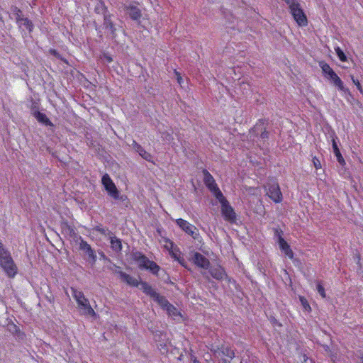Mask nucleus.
Returning <instances> with one entry per match:
<instances>
[{"label":"nucleus","instance_id":"nucleus-32","mask_svg":"<svg viewBox=\"0 0 363 363\" xmlns=\"http://www.w3.org/2000/svg\"><path fill=\"white\" fill-rule=\"evenodd\" d=\"M224 280H225L229 284H232L237 291H239V292L242 291L241 286L233 278L229 277L227 274L225 278L224 279Z\"/></svg>","mask_w":363,"mask_h":363},{"label":"nucleus","instance_id":"nucleus-9","mask_svg":"<svg viewBox=\"0 0 363 363\" xmlns=\"http://www.w3.org/2000/svg\"><path fill=\"white\" fill-rule=\"evenodd\" d=\"M189 259L196 267L203 269H208L211 265L209 259L198 252H192Z\"/></svg>","mask_w":363,"mask_h":363},{"label":"nucleus","instance_id":"nucleus-21","mask_svg":"<svg viewBox=\"0 0 363 363\" xmlns=\"http://www.w3.org/2000/svg\"><path fill=\"white\" fill-rule=\"evenodd\" d=\"M268 121L266 119H259L258 122L250 129V133L255 137H258L263 130L267 128Z\"/></svg>","mask_w":363,"mask_h":363},{"label":"nucleus","instance_id":"nucleus-3","mask_svg":"<svg viewBox=\"0 0 363 363\" xmlns=\"http://www.w3.org/2000/svg\"><path fill=\"white\" fill-rule=\"evenodd\" d=\"M93 230L102 235L108 236L110 239L111 248L116 253L122 251L121 240L113 235V233L108 228H102L101 225L95 226Z\"/></svg>","mask_w":363,"mask_h":363},{"label":"nucleus","instance_id":"nucleus-31","mask_svg":"<svg viewBox=\"0 0 363 363\" xmlns=\"http://www.w3.org/2000/svg\"><path fill=\"white\" fill-rule=\"evenodd\" d=\"M72 296L76 300L77 304L87 299L82 291L72 288Z\"/></svg>","mask_w":363,"mask_h":363},{"label":"nucleus","instance_id":"nucleus-17","mask_svg":"<svg viewBox=\"0 0 363 363\" xmlns=\"http://www.w3.org/2000/svg\"><path fill=\"white\" fill-rule=\"evenodd\" d=\"M133 149L137 152L139 155L145 160L154 163L152 155L147 152L139 143L133 140L132 144Z\"/></svg>","mask_w":363,"mask_h":363},{"label":"nucleus","instance_id":"nucleus-39","mask_svg":"<svg viewBox=\"0 0 363 363\" xmlns=\"http://www.w3.org/2000/svg\"><path fill=\"white\" fill-rule=\"evenodd\" d=\"M300 301H301V303L303 307L304 308V309L306 311H311V306L308 304L307 300L304 297L301 296Z\"/></svg>","mask_w":363,"mask_h":363},{"label":"nucleus","instance_id":"nucleus-49","mask_svg":"<svg viewBox=\"0 0 363 363\" xmlns=\"http://www.w3.org/2000/svg\"><path fill=\"white\" fill-rule=\"evenodd\" d=\"M335 52H336L337 56V57H339V59L340 60V53H341L340 48V47H337V48H335Z\"/></svg>","mask_w":363,"mask_h":363},{"label":"nucleus","instance_id":"nucleus-58","mask_svg":"<svg viewBox=\"0 0 363 363\" xmlns=\"http://www.w3.org/2000/svg\"><path fill=\"white\" fill-rule=\"evenodd\" d=\"M345 160L342 157V166L345 165Z\"/></svg>","mask_w":363,"mask_h":363},{"label":"nucleus","instance_id":"nucleus-38","mask_svg":"<svg viewBox=\"0 0 363 363\" xmlns=\"http://www.w3.org/2000/svg\"><path fill=\"white\" fill-rule=\"evenodd\" d=\"M312 162L316 170L320 169L322 168L321 162L319 158L315 156L313 157Z\"/></svg>","mask_w":363,"mask_h":363},{"label":"nucleus","instance_id":"nucleus-56","mask_svg":"<svg viewBox=\"0 0 363 363\" xmlns=\"http://www.w3.org/2000/svg\"><path fill=\"white\" fill-rule=\"evenodd\" d=\"M182 79V77L180 75H178L177 80L179 84L181 83Z\"/></svg>","mask_w":363,"mask_h":363},{"label":"nucleus","instance_id":"nucleus-43","mask_svg":"<svg viewBox=\"0 0 363 363\" xmlns=\"http://www.w3.org/2000/svg\"><path fill=\"white\" fill-rule=\"evenodd\" d=\"M269 321L272 323V325L274 327L275 326H278V327L282 326V324L277 319H276L274 316H271L269 318Z\"/></svg>","mask_w":363,"mask_h":363},{"label":"nucleus","instance_id":"nucleus-16","mask_svg":"<svg viewBox=\"0 0 363 363\" xmlns=\"http://www.w3.org/2000/svg\"><path fill=\"white\" fill-rule=\"evenodd\" d=\"M267 194L275 203H280L282 201V194L278 184H269Z\"/></svg>","mask_w":363,"mask_h":363},{"label":"nucleus","instance_id":"nucleus-23","mask_svg":"<svg viewBox=\"0 0 363 363\" xmlns=\"http://www.w3.org/2000/svg\"><path fill=\"white\" fill-rule=\"evenodd\" d=\"M78 306H79V308L83 311L82 314H84L85 315H89L91 317L96 316V313H95L94 309L91 308L88 298L86 299L85 301L79 303L78 304Z\"/></svg>","mask_w":363,"mask_h":363},{"label":"nucleus","instance_id":"nucleus-59","mask_svg":"<svg viewBox=\"0 0 363 363\" xmlns=\"http://www.w3.org/2000/svg\"><path fill=\"white\" fill-rule=\"evenodd\" d=\"M351 65H352V69H354L355 65L354 64L353 62H351Z\"/></svg>","mask_w":363,"mask_h":363},{"label":"nucleus","instance_id":"nucleus-48","mask_svg":"<svg viewBox=\"0 0 363 363\" xmlns=\"http://www.w3.org/2000/svg\"><path fill=\"white\" fill-rule=\"evenodd\" d=\"M6 249L4 246L2 241L0 240V254H1L4 251H5Z\"/></svg>","mask_w":363,"mask_h":363},{"label":"nucleus","instance_id":"nucleus-12","mask_svg":"<svg viewBox=\"0 0 363 363\" xmlns=\"http://www.w3.org/2000/svg\"><path fill=\"white\" fill-rule=\"evenodd\" d=\"M221 214L224 219L230 223L236 221V213L228 201L221 205Z\"/></svg>","mask_w":363,"mask_h":363},{"label":"nucleus","instance_id":"nucleus-2","mask_svg":"<svg viewBox=\"0 0 363 363\" xmlns=\"http://www.w3.org/2000/svg\"><path fill=\"white\" fill-rule=\"evenodd\" d=\"M0 267L9 278H13L18 273V267L8 250L0 254Z\"/></svg>","mask_w":363,"mask_h":363},{"label":"nucleus","instance_id":"nucleus-5","mask_svg":"<svg viewBox=\"0 0 363 363\" xmlns=\"http://www.w3.org/2000/svg\"><path fill=\"white\" fill-rule=\"evenodd\" d=\"M109 269L113 271V273L119 274L120 279L122 281L125 282L128 285L133 287H138L140 285V281H139L137 279L131 277L130 275L123 272L120 269V267L115 264H113V267H109Z\"/></svg>","mask_w":363,"mask_h":363},{"label":"nucleus","instance_id":"nucleus-35","mask_svg":"<svg viewBox=\"0 0 363 363\" xmlns=\"http://www.w3.org/2000/svg\"><path fill=\"white\" fill-rule=\"evenodd\" d=\"M164 311H166L168 315L171 316L176 317L181 315L177 308L172 303L167 308H166Z\"/></svg>","mask_w":363,"mask_h":363},{"label":"nucleus","instance_id":"nucleus-24","mask_svg":"<svg viewBox=\"0 0 363 363\" xmlns=\"http://www.w3.org/2000/svg\"><path fill=\"white\" fill-rule=\"evenodd\" d=\"M35 118L38 123L50 128H55L53 123L48 118V116L41 112H35L34 113Z\"/></svg>","mask_w":363,"mask_h":363},{"label":"nucleus","instance_id":"nucleus-22","mask_svg":"<svg viewBox=\"0 0 363 363\" xmlns=\"http://www.w3.org/2000/svg\"><path fill=\"white\" fill-rule=\"evenodd\" d=\"M60 228L62 233L69 238H76L77 234L73 226H71L67 220H63L61 222Z\"/></svg>","mask_w":363,"mask_h":363},{"label":"nucleus","instance_id":"nucleus-28","mask_svg":"<svg viewBox=\"0 0 363 363\" xmlns=\"http://www.w3.org/2000/svg\"><path fill=\"white\" fill-rule=\"evenodd\" d=\"M330 138H331L332 146L335 155L336 156L337 161L340 164V150L338 147L337 143V140H338V138L337 136H335L333 133H331L330 134Z\"/></svg>","mask_w":363,"mask_h":363},{"label":"nucleus","instance_id":"nucleus-37","mask_svg":"<svg viewBox=\"0 0 363 363\" xmlns=\"http://www.w3.org/2000/svg\"><path fill=\"white\" fill-rule=\"evenodd\" d=\"M159 132L161 134V137L163 139V140L169 142L173 139L172 134L169 131H167V130L162 131L159 129Z\"/></svg>","mask_w":363,"mask_h":363},{"label":"nucleus","instance_id":"nucleus-10","mask_svg":"<svg viewBox=\"0 0 363 363\" xmlns=\"http://www.w3.org/2000/svg\"><path fill=\"white\" fill-rule=\"evenodd\" d=\"M293 18L300 26H305L308 23L307 18L300 4L298 3L290 9Z\"/></svg>","mask_w":363,"mask_h":363},{"label":"nucleus","instance_id":"nucleus-47","mask_svg":"<svg viewBox=\"0 0 363 363\" xmlns=\"http://www.w3.org/2000/svg\"><path fill=\"white\" fill-rule=\"evenodd\" d=\"M99 254L101 256V258L105 261H108L109 262H111V260L104 254L102 251H99Z\"/></svg>","mask_w":363,"mask_h":363},{"label":"nucleus","instance_id":"nucleus-45","mask_svg":"<svg viewBox=\"0 0 363 363\" xmlns=\"http://www.w3.org/2000/svg\"><path fill=\"white\" fill-rule=\"evenodd\" d=\"M316 289H317L318 292L320 294V295L322 297H325V289H324V287L321 284H318Z\"/></svg>","mask_w":363,"mask_h":363},{"label":"nucleus","instance_id":"nucleus-55","mask_svg":"<svg viewBox=\"0 0 363 363\" xmlns=\"http://www.w3.org/2000/svg\"><path fill=\"white\" fill-rule=\"evenodd\" d=\"M96 30L97 31H99V38H102L101 32V30H99V28H98L97 26H96Z\"/></svg>","mask_w":363,"mask_h":363},{"label":"nucleus","instance_id":"nucleus-29","mask_svg":"<svg viewBox=\"0 0 363 363\" xmlns=\"http://www.w3.org/2000/svg\"><path fill=\"white\" fill-rule=\"evenodd\" d=\"M214 195V196L218 200L220 205L223 203H225V202L228 201L226 198L223 196V193L218 188V186H216L213 190L211 191Z\"/></svg>","mask_w":363,"mask_h":363},{"label":"nucleus","instance_id":"nucleus-8","mask_svg":"<svg viewBox=\"0 0 363 363\" xmlns=\"http://www.w3.org/2000/svg\"><path fill=\"white\" fill-rule=\"evenodd\" d=\"M176 223L186 233L191 235L194 240H199L200 238V234L196 227L189 223L188 221L182 218H179L176 220Z\"/></svg>","mask_w":363,"mask_h":363},{"label":"nucleus","instance_id":"nucleus-6","mask_svg":"<svg viewBox=\"0 0 363 363\" xmlns=\"http://www.w3.org/2000/svg\"><path fill=\"white\" fill-rule=\"evenodd\" d=\"M319 66L322 69L324 77L331 80L333 82H334L335 86L338 87V89H340V78L333 71L330 65L324 61H320L319 62Z\"/></svg>","mask_w":363,"mask_h":363},{"label":"nucleus","instance_id":"nucleus-52","mask_svg":"<svg viewBox=\"0 0 363 363\" xmlns=\"http://www.w3.org/2000/svg\"><path fill=\"white\" fill-rule=\"evenodd\" d=\"M172 255V257L177 261V259L179 257V255H177V254L176 252H172V253L171 254Z\"/></svg>","mask_w":363,"mask_h":363},{"label":"nucleus","instance_id":"nucleus-20","mask_svg":"<svg viewBox=\"0 0 363 363\" xmlns=\"http://www.w3.org/2000/svg\"><path fill=\"white\" fill-rule=\"evenodd\" d=\"M202 173L203 175V182L210 191L218 186L214 178L207 169H203Z\"/></svg>","mask_w":363,"mask_h":363},{"label":"nucleus","instance_id":"nucleus-30","mask_svg":"<svg viewBox=\"0 0 363 363\" xmlns=\"http://www.w3.org/2000/svg\"><path fill=\"white\" fill-rule=\"evenodd\" d=\"M145 269L149 270L152 274L157 276L160 267L154 261L150 260Z\"/></svg>","mask_w":363,"mask_h":363},{"label":"nucleus","instance_id":"nucleus-60","mask_svg":"<svg viewBox=\"0 0 363 363\" xmlns=\"http://www.w3.org/2000/svg\"><path fill=\"white\" fill-rule=\"evenodd\" d=\"M361 363H363V355L361 357Z\"/></svg>","mask_w":363,"mask_h":363},{"label":"nucleus","instance_id":"nucleus-46","mask_svg":"<svg viewBox=\"0 0 363 363\" xmlns=\"http://www.w3.org/2000/svg\"><path fill=\"white\" fill-rule=\"evenodd\" d=\"M285 1V3L289 5V9H291V7H293L294 5H296L298 4V2L296 1V0H284Z\"/></svg>","mask_w":363,"mask_h":363},{"label":"nucleus","instance_id":"nucleus-51","mask_svg":"<svg viewBox=\"0 0 363 363\" xmlns=\"http://www.w3.org/2000/svg\"><path fill=\"white\" fill-rule=\"evenodd\" d=\"M347 56L345 55V53L342 51V63L347 62Z\"/></svg>","mask_w":363,"mask_h":363},{"label":"nucleus","instance_id":"nucleus-1","mask_svg":"<svg viewBox=\"0 0 363 363\" xmlns=\"http://www.w3.org/2000/svg\"><path fill=\"white\" fill-rule=\"evenodd\" d=\"M141 290L143 292L150 296L155 303H157L162 310H165L171 303L165 296L160 295L147 282L140 281Z\"/></svg>","mask_w":363,"mask_h":363},{"label":"nucleus","instance_id":"nucleus-11","mask_svg":"<svg viewBox=\"0 0 363 363\" xmlns=\"http://www.w3.org/2000/svg\"><path fill=\"white\" fill-rule=\"evenodd\" d=\"M112 16L113 15L111 13L104 16L103 21V28L106 30L107 36L110 37L112 40H114L117 36V28L116 25L111 19Z\"/></svg>","mask_w":363,"mask_h":363},{"label":"nucleus","instance_id":"nucleus-40","mask_svg":"<svg viewBox=\"0 0 363 363\" xmlns=\"http://www.w3.org/2000/svg\"><path fill=\"white\" fill-rule=\"evenodd\" d=\"M259 137L260 139L265 141L268 140L269 138V132L266 128L265 130H263V131L260 133Z\"/></svg>","mask_w":363,"mask_h":363},{"label":"nucleus","instance_id":"nucleus-27","mask_svg":"<svg viewBox=\"0 0 363 363\" xmlns=\"http://www.w3.org/2000/svg\"><path fill=\"white\" fill-rule=\"evenodd\" d=\"M8 330L12 333L14 336H16L18 339H23L25 334L23 333L18 326L14 324L13 322H11L8 324Z\"/></svg>","mask_w":363,"mask_h":363},{"label":"nucleus","instance_id":"nucleus-44","mask_svg":"<svg viewBox=\"0 0 363 363\" xmlns=\"http://www.w3.org/2000/svg\"><path fill=\"white\" fill-rule=\"evenodd\" d=\"M177 262L182 266L184 267V268L190 270L189 268H188V264H187V262L181 256H179L178 259H177Z\"/></svg>","mask_w":363,"mask_h":363},{"label":"nucleus","instance_id":"nucleus-42","mask_svg":"<svg viewBox=\"0 0 363 363\" xmlns=\"http://www.w3.org/2000/svg\"><path fill=\"white\" fill-rule=\"evenodd\" d=\"M39 107H38V103L36 102H33L31 106H30V113L31 114L34 116V113L35 112H40L39 111Z\"/></svg>","mask_w":363,"mask_h":363},{"label":"nucleus","instance_id":"nucleus-14","mask_svg":"<svg viewBox=\"0 0 363 363\" xmlns=\"http://www.w3.org/2000/svg\"><path fill=\"white\" fill-rule=\"evenodd\" d=\"M124 10L131 20L136 21L138 23H140L143 14L140 8L132 4H125L124 5Z\"/></svg>","mask_w":363,"mask_h":363},{"label":"nucleus","instance_id":"nucleus-13","mask_svg":"<svg viewBox=\"0 0 363 363\" xmlns=\"http://www.w3.org/2000/svg\"><path fill=\"white\" fill-rule=\"evenodd\" d=\"M342 76L345 80L350 79L352 84L356 86L357 89L362 94L363 89L358 79L354 78V73L351 69V67L342 65Z\"/></svg>","mask_w":363,"mask_h":363},{"label":"nucleus","instance_id":"nucleus-53","mask_svg":"<svg viewBox=\"0 0 363 363\" xmlns=\"http://www.w3.org/2000/svg\"><path fill=\"white\" fill-rule=\"evenodd\" d=\"M191 360L193 362V363H200V362L197 359V358L196 357H191Z\"/></svg>","mask_w":363,"mask_h":363},{"label":"nucleus","instance_id":"nucleus-7","mask_svg":"<svg viewBox=\"0 0 363 363\" xmlns=\"http://www.w3.org/2000/svg\"><path fill=\"white\" fill-rule=\"evenodd\" d=\"M101 183L109 196L114 199H119V191L108 174H105L102 176Z\"/></svg>","mask_w":363,"mask_h":363},{"label":"nucleus","instance_id":"nucleus-36","mask_svg":"<svg viewBox=\"0 0 363 363\" xmlns=\"http://www.w3.org/2000/svg\"><path fill=\"white\" fill-rule=\"evenodd\" d=\"M48 52L51 55L55 57L57 59L62 61L66 64H68V61L65 57H63L55 49L50 48Z\"/></svg>","mask_w":363,"mask_h":363},{"label":"nucleus","instance_id":"nucleus-25","mask_svg":"<svg viewBox=\"0 0 363 363\" xmlns=\"http://www.w3.org/2000/svg\"><path fill=\"white\" fill-rule=\"evenodd\" d=\"M10 12L11 14H13L15 17L16 23L18 25L19 28H22V18L23 17V12L22 11L18 8L16 6H11L10 8Z\"/></svg>","mask_w":363,"mask_h":363},{"label":"nucleus","instance_id":"nucleus-50","mask_svg":"<svg viewBox=\"0 0 363 363\" xmlns=\"http://www.w3.org/2000/svg\"><path fill=\"white\" fill-rule=\"evenodd\" d=\"M104 57H105L106 60L108 62H109V63H110V62H111L113 61L112 57H111V56H109V55H104Z\"/></svg>","mask_w":363,"mask_h":363},{"label":"nucleus","instance_id":"nucleus-18","mask_svg":"<svg viewBox=\"0 0 363 363\" xmlns=\"http://www.w3.org/2000/svg\"><path fill=\"white\" fill-rule=\"evenodd\" d=\"M208 272L211 274V276L214 278L216 280L222 281L224 280L227 274L225 272V270L223 267L221 266L218 267H209Z\"/></svg>","mask_w":363,"mask_h":363},{"label":"nucleus","instance_id":"nucleus-57","mask_svg":"<svg viewBox=\"0 0 363 363\" xmlns=\"http://www.w3.org/2000/svg\"><path fill=\"white\" fill-rule=\"evenodd\" d=\"M341 89H342V91H344V92L348 91V89H345L342 84Z\"/></svg>","mask_w":363,"mask_h":363},{"label":"nucleus","instance_id":"nucleus-54","mask_svg":"<svg viewBox=\"0 0 363 363\" xmlns=\"http://www.w3.org/2000/svg\"><path fill=\"white\" fill-rule=\"evenodd\" d=\"M126 199H127V196H121V195L119 194V199H121V200H122V201H124V200H125Z\"/></svg>","mask_w":363,"mask_h":363},{"label":"nucleus","instance_id":"nucleus-26","mask_svg":"<svg viewBox=\"0 0 363 363\" xmlns=\"http://www.w3.org/2000/svg\"><path fill=\"white\" fill-rule=\"evenodd\" d=\"M94 12L97 14H102L104 18V16L111 14L103 0H98V2L94 8Z\"/></svg>","mask_w":363,"mask_h":363},{"label":"nucleus","instance_id":"nucleus-41","mask_svg":"<svg viewBox=\"0 0 363 363\" xmlns=\"http://www.w3.org/2000/svg\"><path fill=\"white\" fill-rule=\"evenodd\" d=\"M274 237L277 238V240H278L277 242H278V244H279L280 238H283L282 237L283 231L279 228H274Z\"/></svg>","mask_w":363,"mask_h":363},{"label":"nucleus","instance_id":"nucleus-33","mask_svg":"<svg viewBox=\"0 0 363 363\" xmlns=\"http://www.w3.org/2000/svg\"><path fill=\"white\" fill-rule=\"evenodd\" d=\"M22 26H24L28 30L29 33H32L34 29V25L33 22L28 18H22Z\"/></svg>","mask_w":363,"mask_h":363},{"label":"nucleus","instance_id":"nucleus-19","mask_svg":"<svg viewBox=\"0 0 363 363\" xmlns=\"http://www.w3.org/2000/svg\"><path fill=\"white\" fill-rule=\"evenodd\" d=\"M279 248L280 250L287 256L289 259L294 260L295 262H299V260L295 259H294V252L290 247V245L288 242L284 239V238H280L279 239Z\"/></svg>","mask_w":363,"mask_h":363},{"label":"nucleus","instance_id":"nucleus-34","mask_svg":"<svg viewBox=\"0 0 363 363\" xmlns=\"http://www.w3.org/2000/svg\"><path fill=\"white\" fill-rule=\"evenodd\" d=\"M221 353L230 359L235 357V352L230 347H222Z\"/></svg>","mask_w":363,"mask_h":363},{"label":"nucleus","instance_id":"nucleus-4","mask_svg":"<svg viewBox=\"0 0 363 363\" xmlns=\"http://www.w3.org/2000/svg\"><path fill=\"white\" fill-rule=\"evenodd\" d=\"M79 250L83 251L85 255H86V257L84 259L91 264V266L94 265L97 259L95 250L81 236H79Z\"/></svg>","mask_w":363,"mask_h":363},{"label":"nucleus","instance_id":"nucleus-15","mask_svg":"<svg viewBox=\"0 0 363 363\" xmlns=\"http://www.w3.org/2000/svg\"><path fill=\"white\" fill-rule=\"evenodd\" d=\"M130 257L138 264V266L140 269H145L150 261L147 257L138 250H132L130 252Z\"/></svg>","mask_w":363,"mask_h":363}]
</instances>
